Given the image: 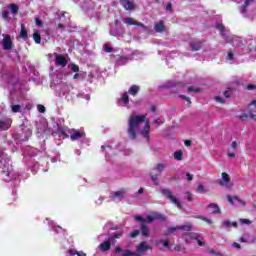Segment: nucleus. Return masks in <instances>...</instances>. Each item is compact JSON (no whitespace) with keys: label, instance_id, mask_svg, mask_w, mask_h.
Masks as SVG:
<instances>
[{"label":"nucleus","instance_id":"4","mask_svg":"<svg viewBox=\"0 0 256 256\" xmlns=\"http://www.w3.org/2000/svg\"><path fill=\"white\" fill-rule=\"evenodd\" d=\"M161 193H162V195H164L167 199H169L170 202L176 204V206H177L178 209H181V203L179 202V200H177V199L175 198V196H173L171 190H169V189H162V190H161Z\"/></svg>","mask_w":256,"mask_h":256},{"label":"nucleus","instance_id":"28","mask_svg":"<svg viewBox=\"0 0 256 256\" xmlns=\"http://www.w3.org/2000/svg\"><path fill=\"white\" fill-rule=\"evenodd\" d=\"M9 9L11 10L12 14H14V15L18 14L19 7L17 6V4H14V3L10 4Z\"/></svg>","mask_w":256,"mask_h":256},{"label":"nucleus","instance_id":"62","mask_svg":"<svg viewBox=\"0 0 256 256\" xmlns=\"http://www.w3.org/2000/svg\"><path fill=\"white\" fill-rule=\"evenodd\" d=\"M187 181H193V175L187 173Z\"/></svg>","mask_w":256,"mask_h":256},{"label":"nucleus","instance_id":"16","mask_svg":"<svg viewBox=\"0 0 256 256\" xmlns=\"http://www.w3.org/2000/svg\"><path fill=\"white\" fill-rule=\"evenodd\" d=\"M248 118H251L252 120L256 121V115L253 114L252 111H249L248 114L243 113L240 116H237V119L240 121H247Z\"/></svg>","mask_w":256,"mask_h":256},{"label":"nucleus","instance_id":"55","mask_svg":"<svg viewBox=\"0 0 256 256\" xmlns=\"http://www.w3.org/2000/svg\"><path fill=\"white\" fill-rule=\"evenodd\" d=\"M186 194H187V200H188V202H192L193 201V197H192V194L190 193V192H186Z\"/></svg>","mask_w":256,"mask_h":256},{"label":"nucleus","instance_id":"58","mask_svg":"<svg viewBox=\"0 0 256 256\" xmlns=\"http://www.w3.org/2000/svg\"><path fill=\"white\" fill-rule=\"evenodd\" d=\"M247 90H256V85H247Z\"/></svg>","mask_w":256,"mask_h":256},{"label":"nucleus","instance_id":"1","mask_svg":"<svg viewBox=\"0 0 256 256\" xmlns=\"http://www.w3.org/2000/svg\"><path fill=\"white\" fill-rule=\"evenodd\" d=\"M145 120H146L145 115H141V116L131 115V116H129L127 133L129 135V138H131V140H136L137 139V131L139 129V125L141 123L145 122Z\"/></svg>","mask_w":256,"mask_h":256},{"label":"nucleus","instance_id":"36","mask_svg":"<svg viewBox=\"0 0 256 256\" xmlns=\"http://www.w3.org/2000/svg\"><path fill=\"white\" fill-rule=\"evenodd\" d=\"M187 91H188V92L199 93V92H201V89H200V88H193V87H191V86H188V87H187Z\"/></svg>","mask_w":256,"mask_h":256},{"label":"nucleus","instance_id":"27","mask_svg":"<svg viewBox=\"0 0 256 256\" xmlns=\"http://www.w3.org/2000/svg\"><path fill=\"white\" fill-rule=\"evenodd\" d=\"M177 227H178L179 231L190 232L193 229V226L190 223H188L187 225H180V226H177Z\"/></svg>","mask_w":256,"mask_h":256},{"label":"nucleus","instance_id":"9","mask_svg":"<svg viewBox=\"0 0 256 256\" xmlns=\"http://www.w3.org/2000/svg\"><path fill=\"white\" fill-rule=\"evenodd\" d=\"M1 44L3 45V49L5 51H10L12 49V46H13L11 36L8 35V34L4 35V39L1 42Z\"/></svg>","mask_w":256,"mask_h":256},{"label":"nucleus","instance_id":"44","mask_svg":"<svg viewBox=\"0 0 256 256\" xmlns=\"http://www.w3.org/2000/svg\"><path fill=\"white\" fill-rule=\"evenodd\" d=\"M104 50H105V52L111 53L113 51V48L111 46H109L108 44H105Z\"/></svg>","mask_w":256,"mask_h":256},{"label":"nucleus","instance_id":"45","mask_svg":"<svg viewBox=\"0 0 256 256\" xmlns=\"http://www.w3.org/2000/svg\"><path fill=\"white\" fill-rule=\"evenodd\" d=\"M9 14H10V12H9V11H7V10H3V12H2L3 19H4V20H7V19H8Z\"/></svg>","mask_w":256,"mask_h":256},{"label":"nucleus","instance_id":"7","mask_svg":"<svg viewBox=\"0 0 256 256\" xmlns=\"http://www.w3.org/2000/svg\"><path fill=\"white\" fill-rule=\"evenodd\" d=\"M219 186L229 188L231 184V177L228 173H222V179L218 182Z\"/></svg>","mask_w":256,"mask_h":256},{"label":"nucleus","instance_id":"50","mask_svg":"<svg viewBox=\"0 0 256 256\" xmlns=\"http://www.w3.org/2000/svg\"><path fill=\"white\" fill-rule=\"evenodd\" d=\"M166 11L172 12V3L168 2V4H166Z\"/></svg>","mask_w":256,"mask_h":256},{"label":"nucleus","instance_id":"47","mask_svg":"<svg viewBox=\"0 0 256 256\" xmlns=\"http://www.w3.org/2000/svg\"><path fill=\"white\" fill-rule=\"evenodd\" d=\"M240 222H241V224H245V225H251V221L250 220H248V219H240Z\"/></svg>","mask_w":256,"mask_h":256},{"label":"nucleus","instance_id":"60","mask_svg":"<svg viewBox=\"0 0 256 256\" xmlns=\"http://www.w3.org/2000/svg\"><path fill=\"white\" fill-rule=\"evenodd\" d=\"M227 58H228V60H234V55H233V53H232V52H229Z\"/></svg>","mask_w":256,"mask_h":256},{"label":"nucleus","instance_id":"42","mask_svg":"<svg viewBox=\"0 0 256 256\" xmlns=\"http://www.w3.org/2000/svg\"><path fill=\"white\" fill-rule=\"evenodd\" d=\"M37 109H38L39 113H45V111H46L44 105H42V104H38Z\"/></svg>","mask_w":256,"mask_h":256},{"label":"nucleus","instance_id":"41","mask_svg":"<svg viewBox=\"0 0 256 256\" xmlns=\"http://www.w3.org/2000/svg\"><path fill=\"white\" fill-rule=\"evenodd\" d=\"M135 220L140 222L141 225L146 224V220L141 216H135Z\"/></svg>","mask_w":256,"mask_h":256},{"label":"nucleus","instance_id":"57","mask_svg":"<svg viewBox=\"0 0 256 256\" xmlns=\"http://www.w3.org/2000/svg\"><path fill=\"white\" fill-rule=\"evenodd\" d=\"M75 254L78 256H87L83 251H75Z\"/></svg>","mask_w":256,"mask_h":256},{"label":"nucleus","instance_id":"46","mask_svg":"<svg viewBox=\"0 0 256 256\" xmlns=\"http://www.w3.org/2000/svg\"><path fill=\"white\" fill-rule=\"evenodd\" d=\"M197 191L200 192V193H206L205 187H203L202 184H199V186L197 188Z\"/></svg>","mask_w":256,"mask_h":256},{"label":"nucleus","instance_id":"61","mask_svg":"<svg viewBox=\"0 0 256 256\" xmlns=\"http://www.w3.org/2000/svg\"><path fill=\"white\" fill-rule=\"evenodd\" d=\"M192 144L191 140H185L184 141V145L187 146V147H190Z\"/></svg>","mask_w":256,"mask_h":256},{"label":"nucleus","instance_id":"35","mask_svg":"<svg viewBox=\"0 0 256 256\" xmlns=\"http://www.w3.org/2000/svg\"><path fill=\"white\" fill-rule=\"evenodd\" d=\"M20 110H21V105L19 104L12 105V108H11L12 112L18 113Z\"/></svg>","mask_w":256,"mask_h":256},{"label":"nucleus","instance_id":"17","mask_svg":"<svg viewBox=\"0 0 256 256\" xmlns=\"http://www.w3.org/2000/svg\"><path fill=\"white\" fill-rule=\"evenodd\" d=\"M140 234H142L143 237H149L150 235V231H149V227L147 226L146 223H143L140 225Z\"/></svg>","mask_w":256,"mask_h":256},{"label":"nucleus","instance_id":"3","mask_svg":"<svg viewBox=\"0 0 256 256\" xmlns=\"http://www.w3.org/2000/svg\"><path fill=\"white\" fill-rule=\"evenodd\" d=\"M126 195H127V190L124 188H121L120 190H118L116 192L110 193L109 198L112 201H116V200L121 201L126 198Z\"/></svg>","mask_w":256,"mask_h":256},{"label":"nucleus","instance_id":"15","mask_svg":"<svg viewBox=\"0 0 256 256\" xmlns=\"http://www.w3.org/2000/svg\"><path fill=\"white\" fill-rule=\"evenodd\" d=\"M154 30L157 33H164L165 31H167V27L165 26L164 21H159L155 23Z\"/></svg>","mask_w":256,"mask_h":256},{"label":"nucleus","instance_id":"5","mask_svg":"<svg viewBox=\"0 0 256 256\" xmlns=\"http://www.w3.org/2000/svg\"><path fill=\"white\" fill-rule=\"evenodd\" d=\"M155 246L159 247V249L166 248L168 250H171V240L170 239H158L155 240Z\"/></svg>","mask_w":256,"mask_h":256},{"label":"nucleus","instance_id":"38","mask_svg":"<svg viewBox=\"0 0 256 256\" xmlns=\"http://www.w3.org/2000/svg\"><path fill=\"white\" fill-rule=\"evenodd\" d=\"M125 24H128V25H134L136 22L134 19L132 18H125V21H124Z\"/></svg>","mask_w":256,"mask_h":256},{"label":"nucleus","instance_id":"29","mask_svg":"<svg viewBox=\"0 0 256 256\" xmlns=\"http://www.w3.org/2000/svg\"><path fill=\"white\" fill-rule=\"evenodd\" d=\"M33 40H34L35 43H37V44H40V43H41L40 32H38L37 30L33 33Z\"/></svg>","mask_w":256,"mask_h":256},{"label":"nucleus","instance_id":"2","mask_svg":"<svg viewBox=\"0 0 256 256\" xmlns=\"http://www.w3.org/2000/svg\"><path fill=\"white\" fill-rule=\"evenodd\" d=\"M10 158L7 157L6 154L3 152H0V169L1 173H3L5 176L10 177L12 174V165H11Z\"/></svg>","mask_w":256,"mask_h":256},{"label":"nucleus","instance_id":"51","mask_svg":"<svg viewBox=\"0 0 256 256\" xmlns=\"http://www.w3.org/2000/svg\"><path fill=\"white\" fill-rule=\"evenodd\" d=\"M105 242H109L110 244L115 245L116 244V239L109 237L108 241H105Z\"/></svg>","mask_w":256,"mask_h":256},{"label":"nucleus","instance_id":"22","mask_svg":"<svg viewBox=\"0 0 256 256\" xmlns=\"http://www.w3.org/2000/svg\"><path fill=\"white\" fill-rule=\"evenodd\" d=\"M27 37H28V34H27V30L25 28V24H20L19 38H22L24 41H26Z\"/></svg>","mask_w":256,"mask_h":256},{"label":"nucleus","instance_id":"52","mask_svg":"<svg viewBox=\"0 0 256 256\" xmlns=\"http://www.w3.org/2000/svg\"><path fill=\"white\" fill-rule=\"evenodd\" d=\"M145 221L146 223L154 222V217H151L150 215H148Z\"/></svg>","mask_w":256,"mask_h":256},{"label":"nucleus","instance_id":"64","mask_svg":"<svg viewBox=\"0 0 256 256\" xmlns=\"http://www.w3.org/2000/svg\"><path fill=\"white\" fill-rule=\"evenodd\" d=\"M150 111L153 113L156 112V105H151Z\"/></svg>","mask_w":256,"mask_h":256},{"label":"nucleus","instance_id":"21","mask_svg":"<svg viewBox=\"0 0 256 256\" xmlns=\"http://www.w3.org/2000/svg\"><path fill=\"white\" fill-rule=\"evenodd\" d=\"M141 88L138 85H132L131 88H129L128 93L131 96H137Z\"/></svg>","mask_w":256,"mask_h":256},{"label":"nucleus","instance_id":"12","mask_svg":"<svg viewBox=\"0 0 256 256\" xmlns=\"http://www.w3.org/2000/svg\"><path fill=\"white\" fill-rule=\"evenodd\" d=\"M204 43L205 41H191V43H189V47H191L192 52H198L202 49Z\"/></svg>","mask_w":256,"mask_h":256},{"label":"nucleus","instance_id":"23","mask_svg":"<svg viewBox=\"0 0 256 256\" xmlns=\"http://www.w3.org/2000/svg\"><path fill=\"white\" fill-rule=\"evenodd\" d=\"M140 134H142V136L146 139H149V134H150V124L146 123L144 125V129L142 130V132H140Z\"/></svg>","mask_w":256,"mask_h":256},{"label":"nucleus","instance_id":"37","mask_svg":"<svg viewBox=\"0 0 256 256\" xmlns=\"http://www.w3.org/2000/svg\"><path fill=\"white\" fill-rule=\"evenodd\" d=\"M71 71L74 73H78L79 72V66L75 63L71 64Z\"/></svg>","mask_w":256,"mask_h":256},{"label":"nucleus","instance_id":"18","mask_svg":"<svg viewBox=\"0 0 256 256\" xmlns=\"http://www.w3.org/2000/svg\"><path fill=\"white\" fill-rule=\"evenodd\" d=\"M82 137H85V132H79L78 130L74 131V134H71L70 138L71 141H77L82 139Z\"/></svg>","mask_w":256,"mask_h":256},{"label":"nucleus","instance_id":"43","mask_svg":"<svg viewBox=\"0 0 256 256\" xmlns=\"http://www.w3.org/2000/svg\"><path fill=\"white\" fill-rule=\"evenodd\" d=\"M215 101H217L219 104H225V100L221 96L214 97Z\"/></svg>","mask_w":256,"mask_h":256},{"label":"nucleus","instance_id":"14","mask_svg":"<svg viewBox=\"0 0 256 256\" xmlns=\"http://www.w3.org/2000/svg\"><path fill=\"white\" fill-rule=\"evenodd\" d=\"M184 241H185V244H190V240H199V234L198 233H194V232H191V233H187V234H184Z\"/></svg>","mask_w":256,"mask_h":256},{"label":"nucleus","instance_id":"59","mask_svg":"<svg viewBox=\"0 0 256 256\" xmlns=\"http://www.w3.org/2000/svg\"><path fill=\"white\" fill-rule=\"evenodd\" d=\"M196 242L198 243L199 247H204L205 246V242H202L200 239L196 240Z\"/></svg>","mask_w":256,"mask_h":256},{"label":"nucleus","instance_id":"48","mask_svg":"<svg viewBox=\"0 0 256 256\" xmlns=\"http://www.w3.org/2000/svg\"><path fill=\"white\" fill-rule=\"evenodd\" d=\"M134 25H135L136 27H142L144 30H146V26H145V24H143L142 22H136Z\"/></svg>","mask_w":256,"mask_h":256},{"label":"nucleus","instance_id":"63","mask_svg":"<svg viewBox=\"0 0 256 256\" xmlns=\"http://www.w3.org/2000/svg\"><path fill=\"white\" fill-rule=\"evenodd\" d=\"M232 149H233V150H236V149H237V142H236V141H233V142H232Z\"/></svg>","mask_w":256,"mask_h":256},{"label":"nucleus","instance_id":"20","mask_svg":"<svg viewBox=\"0 0 256 256\" xmlns=\"http://www.w3.org/2000/svg\"><path fill=\"white\" fill-rule=\"evenodd\" d=\"M150 249L151 247L147 245L146 242H140V244L138 245V248H136V251H138V253H144L145 251Z\"/></svg>","mask_w":256,"mask_h":256},{"label":"nucleus","instance_id":"26","mask_svg":"<svg viewBox=\"0 0 256 256\" xmlns=\"http://www.w3.org/2000/svg\"><path fill=\"white\" fill-rule=\"evenodd\" d=\"M208 208L213 209V214H221L220 207L217 205V203L208 204Z\"/></svg>","mask_w":256,"mask_h":256},{"label":"nucleus","instance_id":"6","mask_svg":"<svg viewBox=\"0 0 256 256\" xmlns=\"http://www.w3.org/2000/svg\"><path fill=\"white\" fill-rule=\"evenodd\" d=\"M54 57H55V63L57 66H61V68H64L67 66L68 61L63 55L54 53Z\"/></svg>","mask_w":256,"mask_h":256},{"label":"nucleus","instance_id":"40","mask_svg":"<svg viewBox=\"0 0 256 256\" xmlns=\"http://www.w3.org/2000/svg\"><path fill=\"white\" fill-rule=\"evenodd\" d=\"M122 236H123V232H117V233H114L113 236H109V237L114 239H120Z\"/></svg>","mask_w":256,"mask_h":256},{"label":"nucleus","instance_id":"8","mask_svg":"<svg viewBox=\"0 0 256 256\" xmlns=\"http://www.w3.org/2000/svg\"><path fill=\"white\" fill-rule=\"evenodd\" d=\"M118 2H120V5L123 6L125 11H134L136 8L134 2L130 0H118Z\"/></svg>","mask_w":256,"mask_h":256},{"label":"nucleus","instance_id":"31","mask_svg":"<svg viewBox=\"0 0 256 256\" xmlns=\"http://www.w3.org/2000/svg\"><path fill=\"white\" fill-rule=\"evenodd\" d=\"M121 101H123V104H128L130 103V98L128 97V93L125 92L122 96H121Z\"/></svg>","mask_w":256,"mask_h":256},{"label":"nucleus","instance_id":"13","mask_svg":"<svg viewBox=\"0 0 256 256\" xmlns=\"http://www.w3.org/2000/svg\"><path fill=\"white\" fill-rule=\"evenodd\" d=\"M114 253L119 254L121 253L120 256H134V252L128 249H123L121 247H116L114 248Z\"/></svg>","mask_w":256,"mask_h":256},{"label":"nucleus","instance_id":"33","mask_svg":"<svg viewBox=\"0 0 256 256\" xmlns=\"http://www.w3.org/2000/svg\"><path fill=\"white\" fill-rule=\"evenodd\" d=\"M166 165L159 163L155 166V170H157L159 173H162L165 170Z\"/></svg>","mask_w":256,"mask_h":256},{"label":"nucleus","instance_id":"32","mask_svg":"<svg viewBox=\"0 0 256 256\" xmlns=\"http://www.w3.org/2000/svg\"><path fill=\"white\" fill-rule=\"evenodd\" d=\"M176 231H179L178 226H176V227H170V228H168V232H166L165 236H169V235L175 233Z\"/></svg>","mask_w":256,"mask_h":256},{"label":"nucleus","instance_id":"49","mask_svg":"<svg viewBox=\"0 0 256 256\" xmlns=\"http://www.w3.org/2000/svg\"><path fill=\"white\" fill-rule=\"evenodd\" d=\"M35 24H37L38 27H43V23L39 18L35 19Z\"/></svg>","mask_w":256,"mask_h":256},{"label":"nucleus","instance_id":"39","mask_svg":"<svg viewBox=\"0 0 256 256\" xmlns=\"http://www.w3.org/2000/svg\"><path fill=\"white\" fill-rule=\"evenodd\" d=\"M150 177H151V181H153L154 185L155 186H158V176L157 175H151L150 174Z\"/></svg>","mask_w":256,"mask_h":256},{"label":"nucleus","instance_id":"19","mask_svg":"<svg viewBox=\"0 0 256 256\" xmlns=\"http://www.w3.org/2000/svg\"><path fill=\"white\" fill-rule=\"evenodd\" d=\"M57 134L58 137L63 138V140H66L68 138L67 129L65 127H58Z\"/></svg>","mask_w":256,"mask_h":256},{"label":"nucleus","instance_id":"11","mask_svg":"<svg viewBox=\"0 0 256 256\" xmlns=\"http://www.w3.org/2000/svg\"><path fill=\"white\" fill-rule=\"evenodd\" d=\"M216 28H217V30H219V32L221 33L222 38H224L226 42H228V43L232 42V39L229 38V36H227L225 34L226 29H225L224 24L217 23Z\"/></svg>","mask_w":256,"mask_h":256},{"label":"nucleus","instance_id":"34","mask_svg":"<svg viewBox=\"0 0 256 256\" xmlns=\"http://www.w3.org/2000/svg\"><path fill=\"white\" fill-rule=\"evenodd\" d=\"M139 234H141L139 230H134V231L131 232V234H129V237L131 239H135L139 236Z\"/></svg>","mask_w":256,"mask_h":256},{"label":"nucleus","instance_id":"24","mask_svg":"<svg viewBox=\"0 0 256 256\" xmlns=\"http://www.w3.org/2000/svg\"><path fill=\"white\" fill-rule=\"evenodd\" d=\"M222 227H224L225 229H228L231 227L237 228L238 225H237V222H231V221L225 220L222 222Z\"/></svg>","mask_w":256,"mask_h":256},{"label":"nucleus","instance_id":"25","mask_svg":"<svg viewBox=\"0 0 256 256\" xmlns=\"http://www.w3.org/2000/svg\"><path fill=\"white\" fill-rule=\"evenodd\" d=\"M111 245L110 242H102L99 244V249H101L102 252H107L111 249Z\"/></svg>","mask_w":256,"mask_h":256},{"label":"nucleus","instance_id":"10","mask_svg":"<svg viewBox=\"0 0 256 256\" xmlns=\"http://www.w3.org/2000/svg\"><path fill=\"white\" fill-rule=\"evenodd\" d=\"M11 125H12V119L11 118L0 119V131L9 130Z\"/></svg>","mask_w":256,"mask_h":256},{"label":"nucleus","instance_id":"53","mask_svg":"<svg viewBox=\"0 0 256 256\" xmlns=\"http://www.w3.org/2000/svg\"><path fill=\"white\" fill-rule=\"evenodd\" d=\"M232 247H234L236 249H241L242 248V246L239 243H237V242H233L232 243Z\"/></svg>","mask_w":256,"mask_h":256},{"label":"nucleus","instance_id":"56","mask_svg":"<svg viewBox=\"0 0 256 256\" xmlns=\"http://www.w3.org/2000/svg\"><path fill=\"white\" fill-rule=\"evenodd\" d=\"M224 97H225L226 99L231 98V94L229 93L228 90H225V92H224Z\"/></svg>","mask_w":256,"mask_h":256},{"label":"nucleus","instance_id":"54","mask_svg":"<svg viewBox=\"0 0 256 256\" xmlns=\"http://www.w3.org/2000/svg\"><path fill=\"white\" fill-rule=\"evenodd\" d=\"M199 219H202V221L207 222L208 224H211L212 221L207 219L206 217L200 216Z\"/></svg>","mask_w":256,"mask_h":256},{"label":"nucleus","instance_id":"30","mask_svg":"<svg viewBox=\"0 0 256 256\" xmlns=\"http://www.w3.org/2000/svg\"><path fill=\"white\" fill-rule=\"evenodd\" d=\"M174 159H176V161H182L183 160V152L182 151L174 152Z\"/></svg>","mask_w":256,"mask_h":256}]
</instances>
